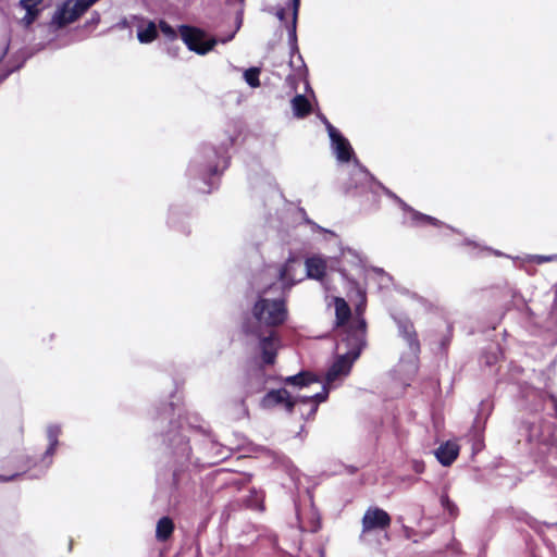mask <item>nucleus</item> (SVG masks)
<instances>
[{
    "label": "nucleus",
    "instance_id": "39448f33",
    "mask_svg": "<svg viewBox=\"0 0 557 557\" xmlns=\"http://www.w3.org/2000/svg\"><path fill=\"white\" fill-rule=\"evenodd\" d=\"M240 329L246 336H252L258 339L261 364H274L281 347V337L278 333L275 330L258 327V325L252 324V321L249 318H244Z\"/></svg>",
    "mask_w": 557,
    "mask_h": 557
},
{
    "label": "nucleus",
    "instance_id": "8fccbe9b",
    "mask_svg": "<svg viewBox=\"0 0 557 557\" xmlns=\"http://www.w3.org/2000/svg\"><path fill=\"white\" fill-rule=\"evenodd\" d=\"M372 271L382 276V284H387L393 281L392 275L386 273L382 268L372 267Z\"/></svg>",
    "mask_w": 557,
    "mask_h": 557
},
{
    "label": "nucleus",
    "instance_id": "603ef678",
    "mask_svg": "<svg viewBox=\"0 0 557 557\" xmlns=\"http://www.w3.org/2000/svg\"><path fill=\"white\" fill-rule=\"evenodd\" d=\"M100 13L97 12V11H94L90 15V18L86 22V26H89V25H98L100 23Z\"/></svg>",
    "mask_w": 557,
    "mask_h": 557
},
{
    "label": "nucleus",
    "instance_id": "a878e982",
    "mask_svg": "<svg viewBox=\"0 0 557 557\" xmlns=\"http://www.w3.org/2000/svg\"><path fill=\"white\" fill-rule=\"evenodd\" d=\"M174 522L169 516L160 518L156 527V539L159 542L168 541L174 532Z\"/></svg>",
    "mask_w": 557,
    "mask_h": 557
},
{
    "label": "nucleus",
    "instance_id": "412c9836",
    "mask_svg": "<svg viewBox=\"0 0 557 557\" xmlns=\"http://www.w3.org/2000/svg\"><path fill=\"white\" fill-rule=\"evenodd\" d=\"M458 454V445L451 442H446L440 445L435 451L438 462L444 467L450 466L457 459Z\"/></svg>",
    "mask_w": 557,
    "mask_h": 557
},
{
    "label": "nucleus",
    "instance_id": "f3484780",
    "mask_svg": "<svg viewBox=\"0 0 557 557\" xmlns=\"http://www.w3.org/2000/svg\"><path fill=\"white\" fill-rule=\"evenodd\" d=\"M357 359L348 354L337 355L331 367L327 369L325 374L326 384L335 382L338 377L347 376Z\"/></svg>",
    "mask_w": 557,
    "mask_h": 557
},
{
    "label": "nucleus",
    "instance_id": "f257e3e1",
    "mask_svg": "<svg viewBox=\"0 0 557 557\" xmlns=\"http://www.w3.org/2000/svg\"><path fill=\"white\" fill-rule=\"evenodd\" d=\"M152 438L161 454L156 473L158 490L164 492L174 506L195 496L194 472L215 466L232 455L211 432L183 417L173 401L156 408Z\"/></svg>",
    "mask_w": 557,
    "mask_h": 557
},
{
    "label": "nucleus",
    "instance_id": "f704fd0d",
    "mask_svg": "<svg viewBox=\"0 0 557 557\" xmlns=\"http://www.w3.org/2000/svg\"><path fill=\"white\" fill-rule=\"evenodd\" d=\"M513 518L517 521L523 522L529 525L531 529L535 531H542L543 523L537 521L535 518L531 517L528 512L523 510H515Z\"/></svg>",
    "mask_w": 557,
    "mask_h": 557
},
{
    "label": "nucleus",
    "instance_id": "473e14b6",
    "mask_svg": "<svg viewBox=\"0 0 557 557\" xmlns=\"http://www.w3.org/2000/svg\"><path fill=\"white\" fill-rule=\"evenodd\" d=\"M511 292V301L512 306L521 312V314L525 315L530 321H532L534 317V312L532 309L527 305L524 298L522 295L517 290H510Z\"/></svg>",
    "mask_w": 557,
    "mask_h": 557
},
{
    "label": "nucleus",
    "instance_id": "09e8293b",
    "mask_svg": "<svg viewBox=\"0 0 557 557\" xmlns=\"http://www.w3.org/2000/svg\"><path fill=\"white\" fill-rule=\"evenodd\" d=\"M506 479L507 480L505 482H502L499 484L509 490H512L513 487H516L518 485V483L521 481V478L518 475L506 476Z\"/></svg>",
    "mask_w": 557,
    "mask_h": 557
},
{
    "label": "nucleus",
    "instance_id": "49530a36",
    "mask_svg": "<svg viewBox=\"0 0 557 557\" xmlns=\"http://www.w3.org/2000/svg\"><path fill=\"white\" fill-rule=\"evenodd\" d=\"M296 405H299V412L305 411V407L310 408V395H296L292 396Z\"/></svg>",
    "mask_w": 557,
    "mask_h": 557
},
{
    "label": "nucleus",
    "instance_id": "6ab92c4d",
    "mask_svg": "<svg viewBox=\"0 0 557 557\" xmlns=\"http://www.w3.org/2000/svg\"><path fill=\"white\" fill-rule=\"evenodd\" d=\"M42 3V1L39 0H20L18 7L23 10H25V15L21 20V23L25 28H29L40 16L41 9L39 5Z\"/></svg>",
    "mask_w": 557,
    "mask_h": 557
},
{
    "label": "nucleus",
    "instance_id": "bb28decb",
    "mask_svg": "<svg viewBox=\"0 0 557 557\" xmlns=\"http://www.w3.org/2000/svg\"><path fill=\"white\" fill-rule=\"evenodd\" d=\"M293 113L298 119H304L311 112V103L305 95H296L292 99Z\"/></svg>",
    "mask_w": 557,
    "mask_h": 557
},
{
    "label": "nucleus",
    "instance_id": "37998d69",
    "mask_svg": "<svg viewBox=\"0 0 557 557\" xmlns=\"http://www.w3.org/2000/svg\"><path fill=\"white\" fill-rule=\"evenodd\" d=\"M301 0H288L286 3V10L290 11V16L294 20H298Z\"/></svg>",
    "mask_w": 557,
    "mask_h": 557
},
{
    "label": "nucleus",
    "instance_id": "0eeeda50",
    "mask_svg": "<svg viewBox=\"0 0 557 557\" xmlns=\"http://www.w3.org/2000/svg\"><path fill=\"white\" fill-rule=\"evenodd\" d=\"M375 185L379 188H381L389 199L394 200L405 213L409 214L408 220H405L404 224L410 227H425L431 225L434 227H445L450 232H457L453 226L445 224L441 220L416 210L414 208L406 203L394 191L385 187L381 182L377 181Z\"/></svg>",
    "mask_w": 557,
    "mask_h": 557
},
{
    "label": "nucleus",
    "instance_id": "052dcab7",
    "mask_svg": "<svg viewBox=\"0 0 557 557\" xmlns=\"http://www.w3.org/2000/svg\"><path fill=\"white\" fill-rule=\"evenodd\" d=\"M302 81H304V84H305L306 91H310L311 94H313V90L310 87V84H309V81L307 78V75H305L302 77Z\"/></svg>",
    "mask_w": 557,
    "mask_h": 557
},
{
    "label": "nucleus",
    "instance_id": "20e7f679",
    "mask_svg": "<svg viewBox=\"0 0 557 557\" xmlns=\"http://www.w3.org/2000/svg\"><path fill=\"white\" fill-rule=\"evenodd\" d=\"M252 324L264 330H275L288 318L285 290L277 283L259 289L251 306Z\"/></svg>",
    "mask_w": 557,
    "mask_h": 557
},
{
    "label": "nucleus",
    "instance_id": "69168bd1",
    "mask_svg": "<svg viewBox=\"0 0 557 557\" xmlns=\"http://www.w3.org/2000/svg\"><path fill=\"white\" fill-rule=\"evenodd\" d=\"M404 531H405V535L407 539H411V534L413 533V530L408 528V527H405L404 528Z\"/></svg>",
    "mask_w": 557,
    "mask_h": 557
},
{
    "label": "nucleus",
    "instance_id": "4d7b16f0",
    "mask_svg": "<svg viewBox=\"0 0 557 557\" xmlns=\"http://www.w3.org/2000/svg\"><path fill=\"white\" fill-rule=\"evenodd\" d=\"M221 474L220 473H210L206 476L203 485L208 484L212 480H216Z\"/></svg>",
    "mask_w": 557,
    "mask_h": 557
},
{
    "label": "nucleus",
    "instance_id": "338daca9",
    "mask_svg": "<svg viewBox=\"0 0 557 557\" xmlns=\"http://www.w3.org/2000/svg\"><path fill=\"white\" fill-rule=\"evenodd\" d=\"M119 26H121L122 28H125L128 26V22L126 18H122L120 22H119Z\"/></svg>",
    "mask_w": 557,
    "mask_h": 557
},
{
    "label": "nucleus",
    "instance_id": "a211bd4d",
    "mask_svg": "<svg viewBox=\"0 0 557 557\" xmlns=\"http://www.w3.org/2000/svg\"><path fill=\"white\" fill-rule=\"evenodd\" d=\"M357 169L351 173L348 189H363L372 184H376L377 180L369 172V170L359 163L357 159H355Z\"/></svg>",
    "mask_w": 557,
    "mask_h": 557
},
{
    "label": "nucleus",
    "instance_id": "2f4dec72",
    "mask_svg": "<svg viewBox=\"0 0 557 557\" xmlns=\"http://www.w3.org/2000/svg\"><path fill=\"white\" fill-rule=\"evenodd\" d=\"M341 257L345 258L348 263L360 272L364 271L363 260L357 250L349 247H341Z\"/></svg>",
    "mask_w": 557,
    "mask_h": 557
},
{
    "label": "nucleus",
    "instance_id": "1a4fd4ad",
    "mask_svg": "<svg viewBox=\"0 0 557 557\" xmlns=\"http://www.w3.org/2000/svg\"><path fill=\"white\" fill-rule=\"evenodd\" d=\"M180 37L189 51L203 55L214 49L224 38L209 37L206 32L187 24L178 26Z\"/></svg>",
    "mask_w": 557,
    "mask_h": 557
},
{
    "label": "nucleus",
    "instance_id": "e433bc0d",
    "mask_svg": "<svg viewBox=\"0 0 557 557\" xmlns=\"http://www.w3.org/2000/svg\"><path fill=\"white\" fill-rule=\"evenodd\" d=\"M330 262V269L332 271L339 272L343 280L347 281L354 287L357 286V281L349 276L346 268L342 267L339 257L332 258Z\"/></svg>",
    "mask_w": 557,
    "mask_h": 557
},
{
    "label": "nucleus",
    "instance_id": "a19ab883",
    "mask_svg": "<svg viewBox=\"0 0 557 557\" xmlns=\"http://www.w3.org/2000/svg\"><path fill=\"white\" fill-rule=\"evenodd\" d=\"M264 11L268 12L269 14H274L281 23H285L287 21V18H286L287 10L285 7H281V5L269 7Z\"/></svg>",
    "mask_w": 557,
    "mask_h": 557
},
{
    "label": "nucleus",
    "instance_id": "7c9ffc66",
    "mask_svg": "<svg viewBox=\"0 0 557 557\" xmlns=\"http://www.w3.org/2000/svg\"><path fill=\"white\" fill-rule=\"evenodd\" d=\"M484 431H485V428H481L479 430V428L476 425H472L471 429H470V432H469V440L471 441L472 443V454H478L480 451H482L485 447V444H484Z\"/></svg>",
    "mask_w": 557,
    "mask_h": 557
},
{
    "label": "nucleus",
    "instance_id": "0e129e2a",
    "mask_svg": "<svg viewBox=\"0 0 557 557\" xmlns=\"http://www.w3.org/2000/svg\"><path fill=\"white\" fill-rule=\"evenodd\" d=\"M346 469L349 474H355L358 471V468L355 466H347Z\"/></svg>",
    "mask_w": 557,
    "mask_h": 557
},
{
    "label": "nucleus",
    "instance_id": "72a5a7b5",
    "mask_svg": "<svg viewBox=\"0 0 557 557\" xmlns=\"http://www.w3.org/2000/svg\"><path fill=\"white\" fill-rule=\"evenodd\" d=\"M263 500H264L263 492L258 491L256 488H251L249 491V495L246 498V505H247V507H249L251 509L263 511L264 510Z\"/></svg>",
    "mask_w": 557,
    "mask_h": 557
},
{
    "label": "nucleus",
    "instance_id": "6e6d98bb",
    "mask_svg": "<svg viewBox=\"0 0 557 557\" xmlns=\"http://www.w3.org/2000/svg\"><path fill=\"white\" fill-rule=\"evenodd\" d=\"M401 481L407 482L408 484L412 485L419 481V478L413 476V475H406V476L401 478Z\"/></svg>",
    "mask_w": 557,
    "mask_h": 557
},
{
    "label": "nucleus",
    "instance_id": "6e6552de",
    "mask_svg": "<svg viewBox=\"0 0 557 557\" xmlns=\"http://www.w3.org/2000/svg\"><path fill=\"white\" fill-rule=\"evenodd\" d=\"M99 0H64L59 4L51 17V26L63 28L83 16Z\"/></svg>",
    "mask_w": 557,
    "mask_h": 557
},
{
    "label": "nucleus",
    "instance_id": "774afa93",
    "mask_svg": "<svg viewBox=\"0 0 557 557\" xmlns=\"http://www.w3.org/2000/svg\"><path fill=\"white\" fill-rule=\"evenodd\" d=\"M552 344H557V332H556V338L552 342Z\"/></svg>",
    "mask_w": 557,
    "mask_h": 557
},
{
    "label": "nucleus",
    "instance_id": "ea45409f",
    "mask_svg": "<svg viewBox=\"0 0 557 557\" xmlns=\"http://www.w3.org/2000/svg\"><path fill=\"white\" fill-rule=\"evenodd\" d=\"M298 211H299V213H300V215H301V218H302L304 222H305L306 224L310 225V226L312 227V230H318V231H320V232H324V233H329V234H331V235H335V233H334V232H332V231H330V230H326V228H324V227L320 226L319 224H317L315 222H313L311 219H309V218H308V215H307V212H306V210H305L304 208H299V209H298Z\"/></svg>",
    "mask_w": 557,
    "mask_h": 557
},
{
    "label": "nucleus",
    "instance_id": "393cba45",
    "mask_svg": "<svg viewBox=\"0 0 557 557\" xmlns=\"http://www.w3.org/2000/svg\"><path fill=\"white\" fill-rule=\"evenodd\" d=\"M494 410V403L492 399H482L479 404L475 418L472 425H476L479 430L486 426V422Z\"/></svg>",
    "mask_w": 557,
    "mask_h": 557
},
{
    "label": "nucleus",
    "instance_id": "e2e57ef3",
    "mask_svg": "<svg viewBox=\"0 0 557 557\" xmlns=\"http://www.w3.org/2000/svg\"><path fill=\"white\" fill-rule=\"evenodd\" d=\"M233 70H251V71H255V70H261V67L256 66V65H251L249 67H236V66H234Z\"/></svg>",
    "mask_w": 557,
    "mask_h": 557
},
{
    "label": "nucleus",
    "instance_id": "c9c22d12",
    "mask_svg": "<svg viewBox=\"0 0 557 557\" xmlns=\"http://www.w3.org/2000/svg\"><path fill=\"white\" fill-rule=\"evenodd\" d=\"M440 504L444 511H446L450 518H456L459 515V508L454 500H451L446 492H443L440 496Z\"/></svg>",
    "mask_w": 557,
    "mask_h": 557
},
{
    "label": "nucleus",
    "instance_id": "7ed1b4c3",
    "mask_svg": "<svg viewBox=\"0 0 557 557\" xmlns=\"http://www.w3.org/2000/svg\"><path fill=\"white\" fill-rule=\"evenodd\" d=\"M236 136L227 135L220 146L203 143L196 149L186 169L188 186L202 194H211L218 189L221 176L228 169L231 156L228 149L234 145Z\"/></svg>",
    "mask_w": 557,
    "mask_h": 557
},
{
    "label": "nucleus",
    "instance_id": "c03bdc74",
    "mask_svg": "<svg viewBox=\"0 0 557 557\" xmlns=\"http://www.w3.org/2000/svg\"><path fill=\"white\" fill-rule=\"evenodd\" d=\"M260 537L261 541L267 542L273 549H278V537L274 532H267Z\"/></svg>",
    "mask_w": 557,
    "mask_h": 557
},
{
    "label": "nucleus",
    "instance_id": "cd10ccee",
    "mask_svg": "<svg viewBox=\"0 0 557 557\" xmlns=\"http://www.w3.org/2000/svg\"><path fill=\"white\" fill-rule=\"evenodd\" d=\"M227 4H238V9L235 12V28L233 32H231L224 39L222 40V44H226L231 41L236 33L240 29L243 22H244V11H245V0H226Z\"/></svg>",
    "mask_w": 557,
    "mask_h": 557
},
{
    "label": "nucleus",
    "instance_id": "680f3d73",
    "mask_svg": "<svg viewBox=\"0 0 557 557\" xmlns=\"http://www.w3.org/2000/svg\"><path fill=\"white\" fill-rule=\"evenodd\" d=\"M12 72H0V84L3 83Z\"/></svg>",
    "mask_w": 557,
    "mask_h": 557
},
{
    "label": "nucleus",
    "instance_id": "a18cd8bd",
    "mask_svg": "<svg viewBox=\"0 0 557 557\" xmlns=\"http://www.w3.org/2000/svg\"><path fill=\"white\" fill-rule=\"evenodd\" d=\"M453 331L454 327L451 324H447V333L442 337L440 342V347L443 351L447 350L448 346L450 345L451 338H453Z\"/></svg>",
    "mask_w": 557,
    "mask_h": 557
},
{
    "label": "nucleus",
    "instance_id": "9d476101",
    "mask_svg": "<svg viewBox=\"0 0 557 557\" xmlns=\"http://www.w3.org/2000/svg\"><path fill=\"white\" fill-rule=\"evenodd\" d=\"M391 318L397 326L398 336L407 343L410 352L418 357L421 351V345L411 319L404 312H393Z\"/></svg>",
    "mask_w": 557,
    "mask_h": 557
},
{
    "label": "nucleus",
    "instance_id": "5701e85b",
    "mask_svg": "<svg viewBox=\"0 0 557 557\" xmlns=\"http://www.w3.org/2000/svg\"><path fill=\"white\" fill-rule=\"evenodd\" d=\"M329 384L322 386L321 392L310 395V408L308 412L301 410V418L306 421L314 418L319 404L324 403L329 398L330 389Z\"/></svg>",
    "mask_w": 557,
    "mask_h": 557
},
{
    "label": "nucleus",
    "instance_id": "4468645a",
    "mask_svg": "<svg viewBox=\"0 0 557 557\" xmlns=\"http://www.w3.org/2000/svg\"><path fill=\"white\" fill-rule=\"evenodd\" d=\"M391 522L392 519L387 511L379 507H369L362 517V532L385 530Z\"/></svg>",
    "mask_w": 557,
    "mask_h": 557
},
{
    "label": "nucleus",
    "instance_id": "423d86ee",
    "mask_svg": "<svg viewBox=\"0 0 557 557\" xmlns=\"http://www.w3.org/2000/svg\"><path fill=\"white\" fill-rule=\"evenodd\" d=\"M367 346V322L362 317L343 327L339 332L337 349H345L352 359H358Z\"/></svg>",
    "mask_w": 557,
    "mask_h": 557
},
{
    "label": "nucleus",
    "instance_id": "9b49d317",
    "mask_svg": "<svg viewBox=\"0 0 557 557\" xmlns=\"http://www.w3.org/2000/svg\"><path fill=\"white\" fill-rule=\"evenodd\" d=\"M61 434V426L59 424H50L47 428V440L48 447L41 455L39 461L34 458L28 459V463L37 467L39 465L40 475L51 466L52 457L55 453L57 446L59 445V436ZM39 474L30 475L29 478H38Z\"/></svg>",
    "mask_w": 557,
    "mask_h": 557
},
{
    "label": "nucleus",
    "instance_id": "2eb2a0df",
    "mask_svg": "<svg viewBox=\"0 0 557 557\" xmlns=\"http://www.w3.org/2000/svg\"><path fill=\"white\" fill-rule=\"evenodd\" d=\"M287 30V40L290 48V70H308L301 54L299 53L297 44V24L298 20L290 18L289 22H285Z\"/></svg>",
    "mask_w": 557,
    "mask_h": 557
},
{
    "label": "nucleus",
    "instance_id": "c85d7f7f",
    "mask_svg": "<svg viewBox=\"0 0 557 557\" xmlns=\"http://www.w3.org/2000/svg\"><path fill=\"white\" fill-rule=\"evenodd\" d=\"M158 36V26L154 22L149 21L146 25L137 27V39L140 44H150Z\"/></svg>",
    "mask_w": 557,
    "mask_h": 557
},
{
    "label": "nucleus",
    "instance_id": "f03ea898",
    "mask_svg": "<svg viewBox=\"0 0 557 557\" xmlns=\"http://www.w3.org/2000/svg\"><path fill=\"white\" fill-rule=\"evenodd\" d=\"M519 394L521 408L529 412L516 422V442L520 449L535 460L550 455L557 457L554 424L541 413L550 404L557 418V397L528 384L519 386Z\"/></svg>",
    "mask_w": 557,
    "mask_h": 557
},
{
    "label": "nucleus",
    "instance_id": "5fc2aeb1",
    "mask_svg": "<svg viewBox=\"0 0 557 557\" xmlns=\"http://www.w3.org/2000/svg\"><path fill=\"white\" fill-rule=\"evenodd\" d=\"M20 475H22V473H17V472L13 473L11 475H2V474H0V482H3V483L4 482H10V481L14 480L15 478H17Z\"/></svg>",
    "mask_w": 557,
    "mask_h": 557
},
{
    "label": "nucleus",
    "instance_id": "4c0bfd02",
    "mask_svg": "<svg viewBox=\"0 0 557 557\" xmlns=\"http://www.w3.org/2000/svg\"><path fill=\"white\" fill-rule=\"evenodd\" d=\"M158 32H161L162 35L169 40H176L180 36V30L177 32L170 23L165 20H160L158 23Z\"/></svg>",
    "mask_w": 557,
    "mask_h": 557
},
{
    "label": "nucleus",
    "instance_id": "4be33fe9",
    "mask_svg": "<svg viewBox=\"0 0 557 557\" xmlns=\"http://www.w3.org/2000/svg\"><path fill=\"white\" fill-rule=\"evenodd\" d=\"M281 381L286 385L302 388L309 386L312 383H318L319 377L312 372L300 371L297 374L282 377Z\"/></svg>",
    "mask_w": 557,
    "mask_h": 557
},
{
    "label": "nucleus",
    "instance_id": "dca6fc26",
    "mask_svg": "<svg viewBox=\"0 0 557 557\" xmlns=\"http://www.w3.org/2000/svg\"><path fill=\"white\" fill-rule=\"evenodd\" d=\"M302 264V257L295 252H289V256L285 263L280 269V281L278 283L283 289L293 287L298 280L296 278V272Z\"/></svg>",
    "mask_w": 557,
    "mask_h": 557
},
{
    "label": "nucleus",
    "instance_id": "79ce46f5",
    "mask_svg": "<svg viewBox=\"0 0 557 557\" xmlns=\"http://www.w3.org/2000/svg\"><path fill=\"white\" fill-rule=\"evenodd\" d=\"M259 74L260 72H243V78L250 87L255 88L260 85Z\"/></svg>",
    "mask_w": 557,
    "mask_h": 557
},
{
    "label": "nucleus",
    "instance_id": "de8ad7c7",
    "mask_svg": "<svg viewBox=\"0 0 557 557\" xmlns=\"http://www.w3.org/2000/svg\"><path fill=\"white\" fill-rule=\"evenodd\" d=\"M282 406L284 407L285 411L288 413V414H292L296 408V403L294 401V399L292 398V395L290 393L288 392L286 398H284L283 403H282Z\"/></svg>",
    "mask_w": 557,
    "mask_h": 557
},
{
    "label": "nucleus",
    "instance_id": "bf43d9fd",
    "mask_svg": "<svg viewBox=\"0 0 557 557\" xmlns=\"http://www.w3.org/2000/svg\"><path fill=\"white\" fill-rule=\"evenodd\" d=\"M318 117L320 119V121L324 124L325 128L327 129V125L329 124H332L327 119L326 116L323 114V113H318Z\"/></svg>",
    "mask_w": 557,
    "mask_h": 557
},
{
    "label": "nucleus",
    "instance_id": "ddd939ff",
    "mask_svg": "<svg viewBox=\"0 0 557 557\" xmlns=\"http://www.w3.org/2000/svg\"><path fill=\"white\" fill-rule=\"evenodd\" d=\"M191 211L187 210L183 205H171L169 208L168 225L170 228L177 231L184 235H189Z\"/></svg>",
    "mask_w": 557,
    "mask_h": 557
},
{
    "label": "nucleus",
    "instance_id": "f8f14e48",
    "mask_svg": "<svg viewBox=\"0 0 557 557\" xmlns=\"http://www.w3.org/2000/svg\"><path fill=\"white\" fill-rule=\"evenodd\" d=\"M331 148L339 162H349L354 157V149L349 140L332 124L327 125Z\"/></svg>",
    "mask_w": 557,
    "mask_h": 557
},
{
    "label": "nucleus",
    "instance_id": "3c124183",
    "mask_svg": "<svg viewBox=\"0 0 557 557\" xmlns=\"http://www.w3.org/2000/svg\"><path fill=\"white\" fill-rule=\"evenodd\" d=\"M411 469L413 472H416L417 474H421L424 472L425 470V465H424V461L423 460H418V459H413L411 461Z\"/></svg>",
    "mask_w": 557,
    "mask_h": 557
},
{
    "label": "nucleus",
    "instance_id": "13d9d810",
    "mask_svg": "<svg viewBox=\"0 0 557 557\" xmlns=\"http://www.w3.org/2000/svg\"><path fill=\"white\" fill-rule=\"evenodd\" d=\"M458 544L457 543H451V544H448L447 545V550H450L453 555H457L458 554Z\"/></svg>",
    "mask_w": 557,
    "mask_h": 557
},
{
    "label": "nucleus",
    "instance_id": "c756f323",
    "mask_svg": "<svg viewBox=\"0 0 557 557\" xmlns=\"http://www.w3.org/2000/svg\"><path fill=\"white\" fill-rule=\"evenodd\" d=\"M351 315V310L348 304L343 298L335 299V317H336V326H346L349 318Z\"/></svg>",
    "mask_w": 557,
    "mask_h": 557
},
{
    "label": "nucleus",
    "instance_id": "864d4df0",
    "mask_svg": "<svg viewBox=\"0 0 557 557\" xmlns=\"http://www.w3.org/2000/svg\"><path fill=\"white\" fill-rule=\"evenodd\" d=\"M557 257L552 255V256H542V255H537V256H534V259L537 261V263H543V262H547V261H552L554 259H556Z\"/></svg>",
    "mask_w": 557,
    "mask_h": 557
},
{
    "label": "nucleus",
    "instance_id": "b1692460",
    "mask_svg": "<svg viewBox=\"0 0 557 557\" xmlns=\"http://www.w3.org/2000/svg\"><path fill=\"white\" fill-rule=\"evenodd\" d=\"M288 391L285 387L277 389H270L260 400V407L263 409H272L276 406L282 405L284 398H286Z\"/></svg>",
    "mask_w": 557,
    "mask_h": 557
},
{
    "label": "nucleus",
    "instance_id": "58836bf2",
    "mask_svg": "<svg viewBox=\"0 0 557 557\" xmlns=\"http://www.w3.org/2000/svg\"><path fill=\"white\" fill-rule=\"evenodd\" d=\"M500 352V349L497 345L490 346V350H486L482 359L486 366H493L498 360V354Z\"/></svg>",
    "mask_w": 557,
    "mask_h": 557
},
{
    "label": "nucleus",
    "instance_id": "aec40b11",
    "mask_svg": "<svg viewBox=\"0 0 557 557\" xmlns=\"http://www.w3.org/2000/svg\"><path fill=\"white\" fill-rule=\"evenodd\" d=\"M306 274L309 278L322 280L326 273V262L321 257H309L305 259Z\"/></svg>",
    "mask_w": 557,
    "mask_h": 557
}]
</instances>
